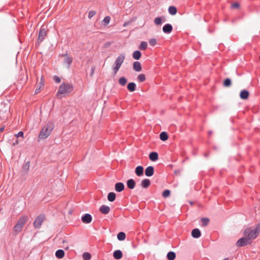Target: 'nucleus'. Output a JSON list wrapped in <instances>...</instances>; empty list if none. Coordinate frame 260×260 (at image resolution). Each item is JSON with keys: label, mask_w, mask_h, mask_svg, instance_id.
<instances>
[{"label": "nucleus", "mask_w": 260, "mask_h": 260, "mask_svg": "<svg viewBox=\"0 0 260 260\" xmlns=\"http://www.w3.org/2000/svg\"><path fill=\"white\" fill-rule=\"evenodd\" d=\"M82 221L84 223H89L92 221V216L89 214H85L82 217Z\"/></svg>", "instance_id": "nucleus-7"}, {"label": "nucleus", "mask_w": 260, "mask_h": 260, "mask_svg": "<svg viewBox=\"0 0 260 260\" xmlns=\"http://www.w3.org/2000/svg\"><path fill=\"white\" fill-rule=\"evenodd\" d=\"M113 256L116 259H120L122 256V253L120 250H117L114 252Z\"/></svg>", "instance_id": "nucleus-19"}, {"label": "nucleus", "mask_w": 260, "mask_h": 260, "mask_svg": "<svg viewBox=\"0 0 260 260\" xmlns=\"http://www.w3.org/2000/svg\"><path fill=\"white\" fill-rule=\"evenodd\" d=\"M110 20L111 18L109 16H106L103 20V23L105 25H107L109 23Z\"/></svg>", "instance_id": "nucleus-36"}, {"label": "nucleus", "mask_w": 260, "mask_h": 260, "mask_svg": "<svg viewBox=\"0 0 260 260\" xmlns=\"http://www.w3.org/2000/svg\"><path fill=\"white\" fill-rule=\"evenodd\" d=\"M94 71H95V68L93 67L91 68V72H90L91 76H93V75L94 74Z\"/></svg>", "instance_id": "nucleus-44"}, {"label": "nucleus", "mask_w": 260, "mask_h": 260, "mask_svg": "<svg viewBox=\"0 0 260 260\" xmlns=\"http://www.w3.org/2000/svg\"><path fill=\"white\" fill-rule=\"evenodd\" d=\"M125 59V55L120 54L116 59L112 67V70L115 74H116L120 68Z\"/></svg>", "instance_id": "nucleus-4"}, {"label": "nucleus", "mask_w": 260, "mask_h": 260, "mask_svg": "<svg viewBox=\"0 0 260 260\" xmlns=\"http://www.w3.org/2000/svg\"><path fill=\"white\" fill-rule=\"evenodd\" d=\"M27 220V217L26 216H22L18 220L17 223L14 228L15 232L18 233L21 231L23 225Z\"/></svg>", "instance_id": "nucleus-5"}, {"label": "nucleus", "mask_w": 260, "mask_h": 260, "mask_svg": "<svg viewBox=\"0 0 260 260\" xmlns=\"http://www.w3.org/2000/svg\"><path fill=\"white\" fill-rule=\"evenodd\" d=\"M133 67L134 70L136 72H140L142 70L141 64L139 61H135L133 63Z\"/></svg>", "instance_id": "nucleus-12"}, {"label": "nucleus", "mask_w": 260, "mask_h": 260, "mask_svg": "<svg viewBox=\"0 0 260 260\" xmlns=\"http://www.w3.org/2000/svg\"><path fill=\"white\" fill-rule=\"evenodd\" d=\"M132 55H133V57L134 58V59H135L136 60H138L141 57V53L140 51H138V50L135 51L133 53Z\"/></svg>", "instance_id": "nucleus-22"}, {"label": "nucleus", "mask_w": 260, "mask_h": 260, "mask_svg": "<svg viewBox=\"0 0 260 260\" xmlns=\"http://www.w3.org/2000/svg\"><path fill=\"white\" fill-rule=\"evenodd\" d=\"M159 137L160 140L163 141H166L168 139V136L165 132L161 133Z\"/></svg>", "instance_id": "nucleus-29"}, {"label": "nucleus", "mask_w": 260, "mask_h": 260, "mask_svg": "<svg viewBox=\"0 0 260 260\" xmlns=\"http://www.w3.org/2000/svg\"><path fill=\"white\" fill-rule=\"evenodd\" d=\"M168 11L170 14L175 15L176 14L177 10V8L174 6H170L169 7Z\"/></svg>", "instance_id": "nucleus-24"}, {"label": "nucleus", "mask_w": 260, "mask_h": 260, "mask_svg": "<svg viewBox=\"0 0 260 260\" xmlns=\"http://www.w3.org/2000/svg\"><path fill=\"white\" fill-rule=\"evenodd\" d=\"M149 43L151 46H154L157 44V40L156 39L151 38L149 40Z\"/></svg>", "instance_id": "nucleus-35"}, {"label": "nucleus", "mask_w": 260, "mask_h": 260, "mask_svg": "<svg viewBox=\"0 0 260 260\" xmlns=\"http://www.w3.org/2000/svg\"><path fill=\"white\" fill-rule=\"evenodd\" d=\"M53 79L55 81V82H56V83H59L61 81L60 78L59 77L57 76H55L53 77Z\"/></svg>", "instance_id": "nucleus-42"}, {"label": "nucleus", "mask_w": 260, "mask_h": 260, "mask_svg": "<svg viewBox=\"0 0 260 260\" xmlns=\"http://www.w3.org/2000/svg\"><path fill=\"white\" fill-rule=\"evenodd\" d=\"M18 143V141H16V142H15V144H17Z\"/></svg>", "instance_id": "nucleus-49"}, {"label": "nucleus", "mask_w": 260, "mask_h": 260, "mask_svg": "<svg viewBox=\"0 0 260 260\" xmlns=\"http://www.w3.org/2000/svg\"><path fill=\"white\" fill-rule=\"evenodd\" d=\"M144 172V169L142 166H138L135 170V173L138 176H140L143 175Z\"/></svg>", "instance_id": "nucleus-16"}, {"label": "nucleus", "mask_w": 260, "mask_h": 260, "mask_svg": "<svg viewBox=\"0 0 260 260\" xmlns=\"http://www.w3.org/2000/svg\"><path fill=\"white\" fill-rule=\"evenodd\" d=\"M137 79L139 82H143L146 79L145 75L143 74H141L138 76Z\"/></svg>", "instance_id": "nucleus-33"}, {"label": "nucleus", "mask_w": 260, "mask_h": 260, "mask_svg": "<svg viewBox=\"0 0 260 260\" xmlns=\"http://www.w3.org/2000/svg\"><path fill=\"white\" fill-rule=\"evenodd\" d=\"M73 90L72 86L69 83H62L58 90L57 96L61 97L66 94L70 93Z\"/></svg>", "instance_id": "nucleus-3"}, {"label": "nucleus", "mask_w": 260, "mask_h": 260, "mask_svg": "<svg viewBox=\"0 0 260 260\" xmlns=\"http://www.w3.org/2000/svg\"><path fill=\"white\" fill-rule=\"evenodd\" d=\"M149 159L152 161H156L158 159V154L155 152H151L149 154Z\"/></svg>", "instance_id": "nucleus-21"}, {"label": "nucleus", "mask_w": 260, "mask_h": 260, "mask_svg": "<svg viewBox=\"0 0 260 260\" xmlns=\"http://www.w3.org/2000/svg\"><path fill=\"white\" fill-rule=\"evenodd\" d=\"M108 200L110 202H113L116 198V194L114 192H111L108 194Z\"/></svg>", "instance_id": "nucleus-25"}, {"label": "nucleus", "mask_w": 260, "mask_h": 260, "mask_svg": "<svg viewBox=\"0 0 260 260\" xmlns=\"http://www.w3.org/2000/svg\"><path fill=\"white\" fill-rule=\"evenodd\" d=\"M100 211L102 213H103L104 214H108L110 212V208L109 207H108L106 205H102L100 208Z\"/></svg>", "instance_id": "nucleus-13"}, {"label": "nucleus", "mask_w": 260, "mask_h": 260, "mask_svg": "<svg viewBox=\"0 0 260 260\" xmlns=\"http://www.w3.org/2000/svg\"><path fill=\"white\" fill-rule=\"evenodd\" d=\"M173 29L172 26L170 24H167L162 27L164 32L166 34H170L172 32Z\"/></svg>", "instance_id": "nucleus-9"}, {"label": "nucleus", "mask_w": 260, "mask_h": 260, "mask_svg": "<svg viewBox=\"0 0 260 260\" xmlns=\"http://www.w3.org/2000/svg\"><path fill=\"white\" fill-rule=\"evenodd\" d=\"M259 232L260 227L259 225L246 228L243 232V237L240 238L237 242V245L244 246L251 243L252 241L258 236Z\"/></svg>", "instance_id": "nucleus-1"}, {"label": "nucleus", "mask_w": 260, "mask_h": 260, "mask_svg": "<svg viewBox=\"0 0 260 260\" xmlns=\"http://www.w3.org/2000/svg\"><path fill=\"white\" fill-rule=\"evenodd\" d=\"M168 260H174L176 257V254L174 252L170 251L167 255Z\"/></svg>", "instance_id": "nucleus-26"}, {"label": "nucleus", "mask_w": 260, "mask_h": 260, "mask_svg": "<svg viewBox=\"0 0 260 260\" xmlns=\"http://www.w3.org/2000/svg\"><path fill=\"white\" fill-rule=\"evenodd\" d=\"M127 23H125L124 24H123V26H126L127 25Z\"/></svg>", "instance_id": "nucleus-48"}, {"label": "nucleus", "mask_w": 260, "mask_h": 260, "mask_svg": "<svg viewBox=\"0 0 260 260\" xmlns=\"http://www.w3.org/2000/svg\"><path fill=\"white\" fill-rule=\"evenodd\" d=\"M4 129V127H1L0 128V132H2Z\"/></svg>", "instance_id": "nucleus-46"}, {"label": "nucleus", "mask_w": 260, "mask_h": 260, "mask_svg": "<svg viewBox=\"0 0 260 260\" xmlns=\"http://www.w3.org/2000/svg\"><path fill=\"white\" fill-rule=\"evenodd\" d=\"M53 129V124L51 123H48L41 129L39 138L40 139H45L50 136Z\"/></svg>", "instance_id": "nucleus-2"}, {"label": "nucleus", "mask_w": 260, "mask_h": 260, "mask_svg": "<svg viewBox=\"0 0 260 260\" xmlns=\"http://www.w3.org/2000/svg\"><path fill=\"white\" fill-rule=\"evenodd\" d=\"M154 22L157 25H160L162 22V19L160 17H156L154 20Z\"/></svg>", "instance_id": "nucleus-32"}, {"label": "nucleus", "mask_w": 260, "mask_h": 260, "mask_svg": "<svg viewBox=\"0 0 260 260\" xmlns=\"http://www.w3.org/2000/svg\"><path fill=\"white\" fill-rule=\"evenodd\" d=\"M47 32L45 28L41 29L38 38V41L41 42L43 40L45 37L46 36Z\"/></svg>", "instance_id": "nucleus-8"}, {"label": "nucleus", "mask_w": 260, "mask_h": 260, "mask_svg": "<svg viewBox=\"0 0 260 260\" xmlns=\"http://www.w3.org/2000/svg\"><path fill=\"white\" fill-rule=\"evenodd\" d=\"M150 184V181L148 179L143 180L141 183V186L144 188H147Z\"/></svg>", "instance_id": "nucleus-17"}, {"label": "nucleus", "mask_w": 260, "mask_h": 260, "mask_svg": "<svg viewBox=\"0 0 260 260\" xmlns=\"http://www.w3.org/2000/svg\"><path fill=\"white\" fill-rule=\"evenodd\" d=\"M147 47V43L145 41H142L141 42L139 49L142 50H145L146 49Z\"/></svg>", "instance_id": "nucleus-31"}, {"label": "nucleus", "mask_w": 260, "mask_h": 260, "mask_svg": "<svg viewBox=\"0 0 260 260\" xmlns=\"http://www.w3.org/2000/svg\"><path fill=\"white\" fill-rule=\"evenodd\" d=\"M223 260H229V259L228 258H225Z\"/></svg>", "instance_id": "nucleus-50"}, {"label": "nucleus", "mask_w": 260, "mask_h": 260, "mask_svg": "<svg viewBox=\"0 0 260 260\" xmlns=\"http://www.w3.org/2000/svg\"><path fill=\"white\" fill-rule=\"evenodd\" d=\"M96 14L94 11H90L88 13V18H91L93 17Z\"/></svg>", "instance_id": "nucleus-40"}, {"label": "nucleus", "mask_w": 260, "mask_h": 260, "mask_svg": "<svg viewBox=\"0 0 260 260\" xmlns=\"http://www.w3.org/2000/svg\"><path fill=\"white\" fill-rule=\"evenodd\" d=\"M202 222L203 225L204 226H206L208 224V223L209 222V219L207 218H202Z\"/></svg>", "instance_id": "nucleus-39"}, {"label": "nucleus", "mask_w": 260, "mask_h": 260, "mask_svg": "<svg viewBox=\"0 0 260 260\" xmlns=\"http://www.w3.org/2000/svg\"><path fill=\"white\" fill-rule=\"evenodd\" d=\"M232 8H237L239 7V4L238 3H234L232 5Z\"/></svg>", "instance_id": "nucleus-45"}, {"label": "nucleus", "mask_w": 260, "mask_h": 260, "mask_svg": "<svg viewBox=\"0 0 260 260\" xmlns=\"http://www.w3.org/2000/svg\"><path fill=\"white\" fill-rule=\"evenodd\" d=\"M124 185L123 183L118 182L115 184V189L117 192H121L123 190Z\"/></svg>", "instance_id": "nucleus-11"}, {"label": "nucleus", "mask_w": 260, "mask_h": 260, "mask_svg": "<svg viewBox=\"0 0 260 260\" xmlns=\"http://www.w3.org/2000/svg\"><path fill=\"white\" fill-rule=\"evenodd\" d=\"M23 133L22 132H19L18 133H17V134H15V136L17 138H18V137H22V138H23Z\"/></svg>", "instance_id": "nucleus-41"}, {"label": "nucleus", "mask_w": 260, "mask_h": 260, "mask_svg": "<svg viewBox=\"0 0 260 260\" xmlns=\"http://www.w3.org/2000/svg\"><path fill=\"white\" fill-rule=\"evenodd\" d=\"M145 173L146 176L148 177L152 176L154 173L153 167L152 166L148 167L145 171Z\"/></svg>", "instance_id": "nucleus-10"}, {"label": "nucleus", "mask_w": 260, "mask_h": 260, "mask_svg": "<svg viewBox=\"0 0 260 260\" xmlns=\"http://www.w3.org/2000/svg\"><path fill=\"white\" fill-rule=\"evenodd\" d=\"M73 59L69 56H66L64 58V62L68 64L69 66L71 64Z\"/></svg>", "instance_id": "nucleus-28"}, {"label": "nucleus", "mask_w": 260, "mask_h": 260, "mask_svg": "<svg viewBox=\"0 0 260 260\" xmlns=\"http://www.w3.org/2000/svg\"><path fill=\"white\" fill-rule=\"evenodd\" d=\"M135 185L136 183L133 179H131L127 180V186L128 188L131 189L134 188L135 187Z\"/></svg>", "instance_id": "nucleus-18"}, {"label": "nucleus", "mask_w": 260, "mask_h": 260, "mask_svg": "<svg viewBox=\"0 0 260 260\" xmlns=\"http://www.w3.org/2000/svg\"><path fill=\"white\" fill-rule=\"evenodd\" d=\"M82 256L84 260H89L91 258V255L88 252H84Z\"/></svg>", "instance_id": "nucleus-34"}, {"label": "nucleus", "mask_w": 260, "mask_h": 260, "mask_svg": "<svg viewBox=\"0 0 260 260\" xmlns=\"http://www.w3.org/2000/svg\"><path fill=\"white\" fill-rule=\"evenodd\" d=\"M40 86L39 89H37L36 90V93L39 92V91H40V88H41L42 86H43L44 85V83H43V78H42V79H41V82H40Z\"/></svg>", "instance_id": "nucleus-43"}, {"label": "nucleus", "mask_w": 260, "mask_h": 260, "mask_svg": "<svg viewBox=\"0 0 260 260\" xmlns=\"http://www.w3.org/2000/svg\"><path fill=\"white\" fill-rule=\"evenodd\" d=\"M117 239L120 241H123L125 239V234L124 232H120L117 235Z\"/></svg>", "instance_id": "nucleus-30"}, {"label": "nucleus", "mask_w": 260, "mask_h": 260, "mask_svg": "<svg viewBox=\"0 0 260 260\" xmlns=\"http://www.w3.org/2000/svg\"><path fill=\"white\" fill-rule=\"evenodd\" d=\"M45 217L44 215H41L40 216H38L35 220V221L34 222V225L35 228H39L42 223H43V221L44 220Z\"/></svg>", "instance_id": "nucleus-6"}, {"label": "nucleus", "mask_w": 260, "mask_h": 260, "mask_svg": "<svg viewBox=\"0 0 260 260\" xmlns=\"http://www.w3.org/2000/svg\"><path fill=\"white\" fill-rule=\"evenodd\" d=\"M55 256L58 258H62L64 256V252L63 250L59 249L56 251Z\"/></svg>", "instance_id": "nucleus-23"}, {"label": "nucleus", "mask_w": 260, "mask_h": 260, "mask_svg": "<svg viewBox=\"0 0 260 260\" xmlns=\"http://www.w3.org/2000/svg\"><path fill=\"white\" fill-rule=\"evenodd\" d=\"M25 166H26V167H27V168H26V169H28V168H29V165H27V164H26V165H25Z\"/></svg>", "instance_id": "nucleus-47"}, {"label": "nucleus", "mask_w": 260, "mask_h": 260, "mask_svg": "<svg viewBox=\"0 0 260 260\" xmlns=\"http://www.w3.org/2000/svg\"><path fill=\"white\" fill-rule=\"evenodd\" d=\"M249 92L246 90H243L240 92V98L243 100H246L249 96Z\"/></svg>", "instance_id": "nucleus-14"}, {"label": "nucleus", "mask_w": 260, "mask_h": 260, "mask_svg": "<svg viewBox=\"0 0 260 260\" xmlns=\"http://www.w3.org/2000/svg\"><path fill=\"white\" fill-rule=\"evenodd\" d=\"M127 82V79L124 77H121L118 80V83L121 86H125Z\"/></svg>", "instance_id": "nucleus-27"}, {"label": "nucleus", "mask_w": 260, "mask_h": 260, "mask_svg": "<svg viewBox=\"0 0 260 260\" xmlns=\"http://www.w3.org/2000/svg\"><path fill=\"white\" fill-rule=\"evenodd\" d=\"M201 235L200 231L198 229H194L191 232V236L194 238H198Z\"/></svg>", "instance_id": "nucleus-15"}, {"label": "nucleus", "mask_w": 260, "mask_h": 260, "mask_svg": "<svg viewBox=\"0 0 260 260\" xmlns=\"http://www.w3.org/2000/svg\"><path fill=\"white\" fill-rule=\"evenodd\" d=\"M136 85L134 82H130L128 84L127 88V89L133 92L136 90Z\"/></svg>", "instance_id": "nucleus-20"}, {"label": "nucleus", "mask_w": 260, "mask_h": 260, "mask_svg": "<svg viewBox=\"0 0 260 260\" xmlns=\"http://www.w3.org/2000/svg\"><path fill=\"white\" fill-rule=\"evenodd\" d=\"M223 84L225 86H229L231 84V81L230 79H226L224 80Z\"/></svg>", "instance_id": "nucleus-37"}, {"label": "nucleus", "mask_w": 260, "mask_h": 260, "mask_svg": "<svg viewBox=\"0 0 260 260\" xmlns=\"http://www.w3.org/2000/svg\"><path fill=\"white\" fill-rule=\"evenodd\" d=\"M170 194V191L169 190H165L162 193V196L164 198L169 197Z\"/></svg>", "instance_id": "nucleus-38"}]
</instances>
